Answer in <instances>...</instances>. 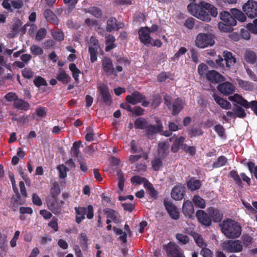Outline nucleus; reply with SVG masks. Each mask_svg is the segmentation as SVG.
Here are the masks:
<instances>
[{
  "label": "nucleus",
  "mask_w": 257,
  "mask_h": 257,
  "mask_svg": "<svg viewBox=\"0 0 257 257\" xmlns=\"http://www.w3.org/2000/svg\"><path fill=\"white\" fill-rule=\"evenodd\" d=\"M187 8L192 15L206 22L211 21L210 15L216 17L218 15L217 10L213 5L204 1H201L198 4H190Z\"/></svg>",
  "instance_id": "f257e3e1"
},
{
  "label": "nucleus",
  "mask_w": 257,
  "mask_h": 257,
  "mask_svg": "<svg viewBox=\"0 0 257 257\" xmlns=\"http://www.w3.org/2000/svg\"><path fill=\"white\" fill-rule=\"evenodd\" d=\"M222 232L228 238L238 237L241 233V228L237 222L231 220H223L219 224Z\"/></svg>",
  "instance_id": "f03ea898"
},
{
  "label": "nucleus",
  "mask_w": 257,
  "mask_h": 257,
  "mask_svg": "<svg viewBox=\"0 0 257 257\" xmlns=\"http://www.w3.org/2000/svg\"><path fill=\"white\" fill-rule=\"evenodd\" d=\"M195 42V45L200 48L212 46L215 43L212 35L202 33H199L197 35Z\"/></svg>",
  "instance_id": "7ed1b4c3"
},
{
  "label": "nucleus",
  "mask_w": 257,
  "mask_h": 257,
  "mask_svg": "<svg viewBox=\"0 0 257 257\" xmlns=\"http://www.w3.org/2000/svg\"><path fill=\"white\" fill-rule=\"evenodd\" d=\"M224 250L228 252H238L242 250V244L239 240H226L222 244Z\"/></svg>",
  "instance_id": "20e7f679"
},
{
  "label": "nucleus",
  "mask_w": 257,
  "mask_h": 257,
  "mask_svg": "<svg viewBox=\"0 0 257 257\" xmlns=\"http://www.w3.org/2000/svg\"><path fill=\"white\" fill-rule=\"evenodd\" d=\"M242 10L250 18L257 17V2L248 0L242 6Z\"/></svg>",
  "instance_id": "39448f33"
},
{
  "label": "nucleus",
  "mask_w": 257,
  "mask_h": 257,
  "mask_svg": "<svg viewBox=\"0 0 257 257\" xmlns=\"http://www.w3.org/2000/svg\"><path fill=\"white\" fill-rule=\"evenodd\" d=\"M99 48L97 39L94 37H91L89 41L88 49L90 55V61L92 63L97 60L96 52Z\"/></svg>",
  "instance_id": "423d86ee"
},
{
  "label": "nucleus",
  "mask_w": 257,
  "mask_h": 257,
  "mask_svg": "<svg viewBox=\"0 0 257 257\" xmlns=\"http://www.w3.org/2000/svg\"><path fill=\"white\" fill-rule=\"evenodd\" d=\"M139 38L141 43L145 45L148 46L152 43L153 38L150 36L149 27H142L138 32Z\"/></svg>",
  "instance_id": "0eeeda50"
},
{
  "label": "nucleus",
  "mask_w": 257,
  "mask_h": 257,
  "mask_svg": "<svg viewBox=\"0 0 257 257\" xmlns=\"http://www.w3.org/2000/svg\"><path fill=\"white\" fill-rule=\"evenodd\" d=\"M166 251L170 257H184L181 249L175 243L169 242L166 246Z\"/></svg>",
  "instance_id": "6e6552de"
},
{
  "label": "nucleus",
  "mask_w": 257,
  "mask_h": 257,
  "mask_svg": "<svg viewBox=\"0 0 257 257\" xmlns=\"http://www.w3.org/2000/svg\"><path fill=\"white\" fill-rule=\"evenodd\" d=\"M64 202L63 201L59 202L56 200V198L47 200L48 208L55 214H58L61 212L62 206Z\"/></svg>",
  "instance_id": "1a4fd4ad"
},
{
  "label": "nucleus",
  "mask_w": 257,
  "mask_h": 257,
  "mask_svg": "<svg viewBox=\"0 0 257 257\" xmlns=\"http://www.w3.org/2000/svg\"><path fill=\"white\" fill-rule=\"evenodd\" d=\"M22 0H4L2 5L4 8L12 11V9H20L23 6Z\"/></svg>",
  "instance_id": "9d476101"
},
{
  "label": "nucleus",
  "mask_w": 257,
  "mask_h": 257,
  "mask_svg": "<svg viewBox=\"0 0 257 257\" xmlns=\"http://www.w3.org/2000/svg\"><path fill=\"white\" fill-rule=\"evenodd\" d=\"M102 67L103 70L107 75H117L115 72V69L113 68L112 62L110 59L106 57L103 58L102 61Z\"/></svg>",
  "instance_id": "9b49d317"
},
{
  "label": "nucleus",
  "mask_w": 257,
  "mask_h": 257,
  "mask_svg": "<svg viewBox=\"0 0 257 257\" xmlns=\"http://www.w3.org/2000/svg\"><path fill=\"white\" fill-rule=\"evenodd\" d=\"M217 89L220 93L225 95H228L235 91V87L228 82L219 84Z\"/></svg>",
  "instance_id": "f8f14e48"
},
{
  "label": "nucleus",
  "mask_w": 257,
  "mask_h": 257,
  "mask_svg": "<svg viewBox=\"0 0 257 257\" xmlns=\"http://www.w3.org/2000/svg\"><path fill=\"white\" fill-rule=\"evenodd\" d=\"M156 125H148L146 127V133L148 138H150L152 136L162 131V125L160 120L156 121Z\"/></svg>",
  "instance_id": "ddd939ff"
},
{
  "label": "nucleus",
  "mask_w": 257,
  "mask_h": 257,
  "mask_svg": "<svg viewBox=\"0 0 257 257\" xmlns=\"http://www.w3.org/2000/svg\"><path fill=\"white\" fill-rule=\"evenodd\" d=\"M185 187L182 185L175 186L171 192L172 197L176 200H181L183 198Z\"/></svg>",
  "instance_id": "4468645a"
},
{
  "label": "nucleus",
  "mask_w": 257,
  "mask_h": 257,
  "mask_svg": "<svg viewBox=\"0 0 257 257\" xmlns=\"http://www.w3.org/2000/svg\"><path fill=\"white\" fill-rule=\"evenodd\" d=\"M146 98L145 96L139 92L136 91L131 95H128L126 97L127 102L135 105L138 103L141 102Z\"/></svg>",
  "instance_id": "2eb2a0df"
},
{
  "label": "nucleus",
  "mask_w": 257,
  "mask_h": 257,
  "mask_svg": "<svg viewBox=\"0 0 257 257\" xmlns=\"http://www.w3.org/2000/svg\"><path fill=\"white\" fill-rule=\"evenodd\" d=\"M221 20L231 26L236 25V20L234 19L232 14L226 11H223L220 13Z\"/></svg>",
  "instance_id": "dca6fc26"
},
{
  "label": "nucleus",
  "mask_w": 257,
  "mask_h": 257,
  "mask_svg": "<svg viewBox=\"0 0 257 257\" xmlns=\"http://www.w3.org/2000/svg\"><path fill=\"white\" fill-rule=\"evenodd\" d=\"M164 205L171 217L173 219H178L179 213L176 207L170 202L165 201Z\"/></svg>",
  "instance_id": "f3484780"
},
{
  "label": "nucleus",
  "mask_w": 257,
  "mask_h": 257,
  "mask_svg": "<svg viewBox=\"0 0 257 257\" xmlns=\"http://www.w3.org/2000/svg\"><path fill=\"white\" fill-rule=\"evenodd\" d=\"M124 26L122 23H117L115 18L111 17L107 21L106 30L108 32L117 31Z\"/></svg>",
  "instance_id": "a211bd4d"
},
{
  "label": "nucleus",
  "mask_w": 257,
  "mask_h": 257,
  "mask_svg": "<svg viewBox=\"0 0 257 257\" xmlns=\"http://www.w3.org/2000/svg\"><path fill=\"white\" fill-rule=\"evenodd\" d=\"M184 215L189 218H191L194 213V207L190 200H186L184 202L182 208Z\"/></svg>",
  "instance_id": "6ab92c4d"
},
{
  "label": "nucleus",
  "mask_w": 257,
  "mask_h": 257,
  "mask_svg": "<svg viewBox=\"0 0 257 257\" xmlns=\"http://www.w3.org/2000/svg\"><path fill=\"white\" fill-rule=\"evenodd\" d=\"M206 78L211 83H217L224 80V77L215 70L208 71L206 75Z\"/></svg>",
  "instance_id": "aec40b11"
},
{
  "label": "nucleus",
  "mask_w": 257,
  "mask_h": 257,
  "mask_svg": "<svg viewBox=\"0 0 257 257\" xmlns=\"http://www.w3.org/2000/svg\"><path fill=\"white\" fill-rule=\"evenodd\" d=\"M196 216L202 224L205 226H209L211 223L210 216L203 210H199L196 212Z\"/></svg>",
  "instance_id": "412c9836"
},
{
  "label": "nucleus",
  "mask_w": 257,
  "mask_h": 257,
  "mask_svg": "<svg viewBox=\"0 0 257 257\" xmlns=\"http://www.w3.org/2000/svg\"><path fill=\"white\" fill-rule=\"evenodd\" d=\"M97 88L103 100L106 103H109L111 101V97L108 87L104 84H100L97 87Z\"/></svg>",
  "instance_id": "4be33fe9"
},
{
  "label": "nucleus",
  "mask_w": 257,
  "mask_h": 257,
  "mask_svg": "<svg viewBox=\"0 0 257 257\" xmlns=\"http://www.w3.org/2000/svg\"><path fill=\"white\" fill-rule=\"evenodd\" d=\"M228 99L231 101L234 102L246 108H249V103L240 95L235 94L233 96H229Z\"/></svg>",
  "instance_id": "5701e85b"
},
{
  "label": "nucleus",
  "mask_w": 257,
  "mask_h": 257,
  "mask_svg": "<svg viewBox=\"0 0 257 257\" xmlns=\"http://www.w3.org/2000/svg\"><path fill=\"white\" fill-rule=\"evenodd\" d=\"M244 60L248 64H254L257 60L255 52L250 50H246L243 54Z\"/></svg>",
  "instance_id": "b1692460"
},
{
  "label": "nucleus",
  "mask_w": 257,
  "mask_h": 257,
  "mask_svg": "<svg viewBox=\"0 0 257 257\" xmlns=\"http://www.w3.org/2000/svg\"><path fill=\"white\" fill-rule=\"evenodd\" d=\"M106 223L109 224L111 222L117 223L120 220V216L117 212L113 210H109L106 211Z\"/></svg>",
  "instance_id": "393cba45"
},
{
  "label": "nucleus",
  "mask_w": 257,
  "mask_h": 257,
  "mask_svg": "<svg viewBox=\"0 0 257 257\" xmlns=\"http://www.w3.org/2000/svg\"><path fill=\"white\" fill-rule=\"evenodd\" d=\"M223 56L226 62V67H230L236 63V58L232 55V54L227 51L223 52Z\"/></svg>",
  "instance_id": "a878e982"
},
{
  "label": "nucleus",
  "mask_w": 257,
  "mask_h": 257,
  "mask_svg": "<svg viewBox=\"0 0 257 257\" xmlns=\"http://www.w3.org/2000/svg\"><path fill=\"white\" fill-rule=\"evenodd\" d=\"M208 212L210 217L215 222H219L222 217V214L220 211L213 207H209L208 209Z\"/></svg>",
  "instance_id": "bb28decb"
},
{
  "label": "nucleus",
  "mask_w": 257,
  "mask_h": 257,
  "mask_svg": "<svg viewBox=\"0 0 257 257\" xmlns=\"http://www.w3.org/2000/svg\"><path fill=\"white\" fill-rule=\"evenodd\" d=\"M117 179L118 181L117 192L120 194L123 191L124 183L125 181L124 174L121 170H118L117 172Z\"/></svg>",
  "instance_id": "cd10ccee"
},
{
  "label": "nucleus",
  "mask_w": 257,
  "mask_h": 257,
  "mask_svg": "<svg viewBox=\"0 0 257 257\" xmlns=\"http://www.w3.org/2000/svg\"><path fill=\"white\" fill-rule=\"evenodd\" d=\"M213 98L215 102L222 108L225 109L231 108V105L227 100L221 98L217 95H214Z\"/></svg>",
  "instance_id": "c85d7f7f"
},
{
  "label": "nucleus",
  "mask_w": 257,
  "mask_h": 257,
  "mask_svg": "<svg viewBox=\"0 0 257 257\" xmlns=\"http://www.w3.org/2000/svg\"><path fill=\"white\" fill-rule=\"evenodd\" d=\"M57 79L63 84H67L70 82L71 77L63 69H60L57 73Z\"/></svg>",
  "instance_id": "c756f323"
},
{
  "label": "nucleus",
  "mask_w": 257,
  "mask_h": 257,
  "mask_svg": "<svg viewBox=\"0 0 257 257\" xmlns=\"http://www.w3.org/2000/svg\"><path fill=\"white\" fill-rule=\"evenodd\" d=\"M190 234L193 237L197 245L200 248H204L207 246L201 235L195 232H191Z\"/></svg>",
  "instance_id": "7c9ffc66"
},
{
  "label": "nucleus",
  "mask_w": 257,
  "mask_h": 257,
  "mask_svg": "<svg viewBox=\"0 0 257 257\" xmlns=\"http://www.w3.org/2000/svg\"><path fill=\"white\" fill-rule=\"evenodd\" d=\"M184 105L182 99L179 98L176 99L172 105V114L176 115L178 114L183 109Z\"/></svg>",
  "instance_id": "2f4dec72"
},
{
  "label": "nucleus",
  "mask_w": 257,
  "mask_h": 257,
  "mask_svg": "<svg viewBox=\"0 0 257 257\" xmlns=\"http://www.w3.org/2000/svg\"><path fill=\"white\" fill-rule=\"evenodd\" d=\"M76 211V221L77 223H80L83 219H85V215L86 214L85 207H75Z\"/></svg>",
  "instance_id": "473e14b6"
},
{
  "label": "nucleus",
  "mask_w": 257,
  "mask_h": 257,
  "mask_svg": "<svg viewBox=\"0 0 257 257\" xmlns=\"http://www.w3.org/2000/svg\"><path fill=\"white\" fill-rule=\"evenodd\" d=\"M230 13L234 19L241 22H244L246 20V17L243 13L236 9H232L230 10Z\"/></svg>",
  "instance_id": "72a5a7b5"
},
{
  "label": "nucleus",
  "mask_w": 257,
  "mask_h": 257,
  "mask_svg": "<svg viewBox=\"0 0 257 257\" xmlns=\"http://www.w3.org/2000/svg\"><path fill=\"white\" fill-rule=\"evenodd\" d=\"M169 152V145L165 143H161L158 146V155L161 158H164L167 156Z\"/></svg>",
  "instance_id": "f704fd0d"
},
{
  "label": "nucleus",
  "mask_w": 257,
  "mask_h": 257,
  "mask_svg": "<svg viewBox=\"0 0 257 257\" xmlns=\"http://www.w3.org/2000/svg\"><path fill=\"white\" fill-rule=\"evenodd\" d=\"M115 39L114 36L109 35L106 37V48L105 51L109 52L113 48L116 47V45L114 43Z\"/></svg>",
  "instance_id": "c9c22d12"
},
{
  "label": "nucleus",
  "mask_w": 257,
  "mask_h": 257,
  "mask_svg": "<svg viewBox=\"0 0 257 257\" xmlns=\"http://www.w3.org/2000/svg\"><path fill=\"white\" fill-rule=\"evenodd\" d=\"M187 187L191 191H195L200 188L201 185V181L195 179H191L187 182Z\"/></svg>",
  "instance_id": "e433bc0d"
},
{
  "label": "nucleus",
  "mask_w": 257,
  "mask_h": 257,
  "mask_svg": "<svg viewBox=\"0 0 257 257\" xmlns=\"http://www.w3.org/2000/svg\"><path fill=\"white\" fill-rule=\"evenodd\" d=\"M192 202L195 206L200 208H204L206 206L205 201L198 195H194L192 198Z\"/></svg>",
  "instance_id": "4c0bfd02"
},
{
  "label": "nucleus",
  "mask_w": 257,
  "mask_h": 257,
  "mask_svg": "<svg viewBox=\"0 0 257 257\" xmlns=\"http://www.w3.org/2000/svg\"><path fill=\"white\" fill-rule=\"evenodd\" d=\"M85 13H90L96 18H99L102 15L101 11L98 8L93 7L89 9H84L82 10Z\"/></svg>",
  "instance_id": "58836bf2"
},
{
  "label": "nucleus",
  "mask_w": 257,
  "mask_h": 257,
  "mask_svg": "<svg viewBox=\"0 0 257 257\" xmlns=\"http://www.w3.org/2000/svg\"><path fill=\"white\" fill-rule=\"evenodd\" d=\"M14 105L16 108L22 110H27L30 106L29 104L27 102L18 98L14 102Z\"/></svg>",
  "instance_id": "ea45409f"
},
{
  "label": "nucleus",
  "mask_w": 257,
  "mask_h": 257,
  "mask_svg": "<svg viewBox=\"0 0 257 257\" xmlns=\"http://www.w3.org/2000/svg\"><path fill=\"white\" fill-rule=\"evenodd\" d=\"M69 68L72 73V76L76 82H79V76L80 71L77 68L76 65L74 63H71L69 65Z\"/></svg>",
  "instance_id": "a19ab883"
},
{
  "label": "nucleus",
  "mask_w": 257,
  "mask_h": 257,
  "mask_svg": "<svg viewBox=\"0 0 257 257\" xmlns=\"http://www.w3.org/2000/svg\"><path fill=\"white\" fill-rule=\"evenodd\" d=\"M185 138L183 137L176 138L172 146V150L173 152H177L180 146H181L184 141Z\"/></svg>",
  "instance_id": "79ce46f5"
},
{
  "label": "nucleus",
  "mask_w": 257,
  "mask_h": 257,
  "mask_svg": "<svg viewBox=\"0 0 257 257\" xmlns=\"http://www.w3.org/2000/svg\"><path fill=\"white\" fill-rule=\"evenodd\" d=\"M236 81L238 85L245 90H251L253 88V85L248 81H243L239 79H237Z\"/></svg>",
  "instance_id": "37998d69"
},
{
  "label": "nucleus",
  "mask_w": 257,
  "mask_h": 257,
  "mask_svg": "<svg viewBox=\"0 0 257 257\" xmlns=\"http://www.w3.org/2000/svg\"><path fill=\"white\" fill-rule=\"evenodd\" d=\"M148 125V122L144 118L140 117L138 118L135 122V126L137 128L146 130V127Z\"/></svg>",
  "instance_id": "c03bdc74"
},
{
  "label": "nucleus",
  "mask_w": 257,
  "mask_h": 257,
  "mask_svg": "<svg viewBox=\"0 0 257 257\" xmlns=\"http://www.w3.org/2000/svg\"><path fill=\"white\" fill-rule=\"evenodd\" d=\"M114 231L117 234L119 235V239L121 240L123 243L126 242V236H128L127 234V232H124L122 229L113 227Z\"/></svg>",
  "instance_id": "a18cd8bd"
},
{
  "label": "nucleus",
  "mask_w": 257,
  "mask_h": 257,
  "mask_svg": "<svg viewBox=\"0 0 257 257\" xmlns=\"http://www.w3.org/2000/svg\"><path fill=\"white\" fill-rule=\"evenodd\" d=\"M114 231L117 234L119 235V239L121 240L123 243L126 242V236H128L127 234V232H124L122 229L113 227Z\"/></svg>",
  "instance_id": "49530a36"
},
{
  "label": "nucleus",
  "mask_w": 257,
  "mask_h": 257,
  "mask_svg": "<svg viewBox=\"0 0 257 257\" xmlns=\"http://www.w3.org/2000/svg\"><path fill=\"white\" fill-rule=\"evenodd\" d=\"M114 231L117 234L119 235V239L121 240L123 243L126 242V236H128L127 234V232H124L122 229L113 227Z\"/></svg>",
  "instance_id": "de8ad7c7"
},
{
  "label": "nucleus",
  "mask_w": 257,
  "mask_h": 257,
  "mask_svg": "<svg viewBox=\"0 0 257 257\" xmlns=\"http://www.w3.org/2000/svg\"><path fill=\"white\" fill-rule=\"evenodd\" d=\"M114 231L117 234L119 235V239L121 240L123 243L126 242V236H128L127 234V232H124L122 229L113 227Z\"/></svg>",
  "instance_id": "09e8293b"
},
{
  "label": "nucleus",
  "mask_w": 257,
  "mask_h": 257,
  "mask_svg": "<svg viewBox=\"0 0 257 257\" xmlns=\"http://www.w3.org/2000/svg\"><path fill=\"white\" fill-rule=\"evenodd\" d=\"M218 28L220 31L223 32H229L233 30L232 26L223 22L218 23Z\"/></svg>",
  "instance_id": "8fccbe9b"
},
{
  "label": "nucleus",
  "mask_w": 257,
  "mask_h": 257,
  "mask_svg": "<svg viewBox=\"0 0 257 257\" xmlns=\"http://www.w3.org/2000/svg\"><path fill=\"white\" fill-rule=\"evenodd\" d=\"M227 162V159L223 156L218 157L217 160L213 163L214 168H219L224 166Z\"/></svg>",
  "instance_id": "3c124183"
},
{
  "label": "nucleus",
  "mask_w": 257,
  "mask_h": 257,
  "mask_svg": "<svg viewBox=\"0 0 257 257\" xmlns=\"http://www.w3.org/2000/svg\"><path fill=\"white\" fill-rule=\"evenodd\" d=\"M60 193V189L59 184L57 182H54L53 184L52 187L51 189V194L53 198H56V197Z\"/></svg>",
  "instance_id": "603ef678"
},
{
  "label": "nucleus",
  "mask_w": 257,
  "mask_h": 257,
  "mask_svg": "<svg viewBox=\"0 0 257 257\" xmlns=\"http://www.w3.org/2000/svg\"><path fill=\"white\" fill-rule=\"evenodd\" d=\"M44 15L47 21H49L52 19L54 24L58 23L57 18L50 10H46L44 12Z\"/></svg>",
  "instance_id": "864d4df0"
},
{
  "label": "nucleus",
  "mask_w": 257,
  "mask_h": 257,
  "mask_svg": "<svg viewBox=\"0 0 257 257\" xmlns=\"http://www.w3.org/2000/svg\"><path fill=\"white\" fill-rule=\"evenodd\" d=\"M57 168L59 173L60 178H66L67 176V172L69 170L63 164L59 165Z\"/></svg>",
  "instance_id": "5fc2aeb1"
},
{
  "label": "nucleus",
  "mask_w": 257,
  "mask_h": 257,
  "mask_svg": "<svg viewBox=\"0 0 257 257\" xmlns=\"http://www.w3.org/2000/svg\"><path fill=\"white\" fill-rule=\"evenodd\" d=\"M80 145L81 143L80 142H75L73 143V146L71 149V154L72 156L74 157L78 156L79 153V148Z\"/></svg>",
  "instance_id": "6e6d98bb"
},
{
  "label": "nucleus",
  "mask_w": 257,
  "mask_h": 257,
  "mask_svg": "<svg viewBox=\"0 0 257 257\" xmlns=\"http://www.w3.org/2000/svg\"><path fill=\"white\" fill-rule=\"evenodd\" d=\"M30 51L32 54L35 55H40L44 52L41 47L36 45H33L31 46Z\"/></svg>",
  "instance_id": "4d7b16f0"
},
{
  "label": "nucleus",
  "mask_w": 257,
  "mask_h": 257,
  "mask_svg": "<svg viewBox=\"0 0 257 257\" xmlns=\"http://www.w3.org/2000/svg\"><path fill=\"white\" fill-rule=\"evenodd\" d=\"M176 237L180 243L183 244H186L189 241V237L187 235L181 233H177L176 235Z\"/></svg>",
  "instance_id": "13d9d810"
},
{
  "label": "nucleus",
  "mask_w": 257,
  "mask_h": 257,
  "mask_svg": "<svg viewBox=\"0 0 257 257\" xmlns=\"http://www.w3.org/2000/svg\"><path fill=\"white\" fill-rule=\"evenodd\" d=\"M246 27L250 32L257 34V19L254 20L252 23L248 24Z\"/></svg>",
  "instance_id": "bf43d9fd"
},
{
  "label": "nucleus",
  "mask_w": 257,
  "mask_h": 257,
  "mask_svg": "<svg viewBox=\"0 0 257 257\" xmlns=\"http://www.w3.org/2000/svg\"><path fill=\"white\" fill-rule=\"evenodd\" d=\"M208 66L203 63L200 64L198 67V72L201 77H204L206 75Z\"/></svg>",
  "instance_id": "052dcab7"
},
{
  "label": "nucleus",
  "mask_w": 257,
  "mask_h": 257,
  "mask_svg": "<svg viewBox=\"0 0 257 257\" xmlns=\"http://www.w3.org/2000/svg\"><path fill=\"white\" fill-rule=\"evenodd\" d=\"M34 83L37 87L46 86L47 84L46 80L41 76L35 78L34 80Z\"/></svg>",
  "instance_id": "680f3d73"
},
{
  "label": "nucleus",
  "mask_w": 257,
  "mask_h": 257,
  "mask_svg": "<svg viewBox=\"0 0 257 257\" xmlns=\"http://www.w3.org/2000/svg\"><path fill=\"white\" fill-rule=\"evenodd\" d=\"M46 34V30L44 28H41L37 33L36 39L38 41H41L45 37Z\"/></svg>",
  "instance_id": "e2e57ef3"
},
{
  "label": "nucleus",
  "mask_w": 257,
  "mask_h": 257,
  "mask_svg": "<svg viewBox=\"0 0 257 257\" xmlns=\"http://www.w3.org/2000/svg\"><path fill=\"white\" fill-rule=\"evenodd\" d=\"M80 242L82 247H86L88 238L86 233H81L79 236Z\"/></svg>",
  "instance_id": "0e129e2a"
},
{
  "label": "nucleus",
  "mask_w": 257,
  "mask_h": 257,
  "mask_svg": "<svg viewBox=\"0 0 257 257\" xmlns=\"http://www.w3.org/2000/svg\"><path fill=\"white\" fill-rule=\"evenodd\" d=\"M152 166L154 170H159L162 167V161L159 159H155L152 162Z\"/></svg>",
  "instance_id": "69168bd1"
},
{
  "label": "nucleus",
  "mask_w": 257,
  "mask_h": 257,
  "mask_svg": "<svg viewBox=\"0 0 257 257\" xmlns=\"http://www.w3.org/2000/svg\"><path fill=\"white\" fill-rule=\"evenodd\" d=\"M23 76L26 78H32L34 75V72L29 68H25L22 71Z\"/></svg>",
  "instance_id": "338daca9"
},
{
  "label": "nucleus",
  "mask_w": 257,
  "mask_h": 257,
  "mask_svg": "<svg viewBox=\"0 0 257 257\" xmlns=\"http://www.w3.org/2000/svg\"><path fill=\"white\" fill-rule=\"evenodd\" d=\"M201 254L203 257H213L212 252L208 248L205 247L202 248Z\"/></svg>",
  "instance_id": "774afa93"
}]
</instances>
